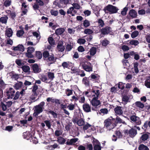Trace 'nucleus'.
Wrapping results in <instances>:
<instances>
[{
  "label": "nucleus",
  "mask_w": 150,
  "mask_h": 150,
  "mask_svg": "<svg viewBox=\"0 0 150 150\" xmlns=\"http://www.w3.org/2000/svg\"><path fill=\"white\" fill-rule=\"evenodd\" d=\"M35 56L38 59H41L43 56V59L44 61L48 62V64H51L54 63L56 61L57 59V57H54L53 54L52 53L50 54L48 51H44L42 53L40 51H36Z\"/></svg>",
  "instance_id": "nucleus-1"
},
{
  "label": "nucleus",
  "mask_w": 150,
  "mask_h": 150,
  "mask_svg": "<svg viewBox=\"0 0 150 150\" xmlns=\"http://www.w3.org/2000/svg\"><path fill=\"white\" fill-rule=\"evenodd\" d=\"M112 119H107L104 121V125L106 128L110 130L113 129L116 126L115 119L112 118Z\"/></svg>",
  "instance_id": "nucleus-2"
},
{
  "label": "nucleus",
  "mask_w": 150,
  "mask_h": 150,
  "mask_svg": "<svg viewBox=\"0 0 150 150\" xmlns=\"http://www.w3.org/2000/svg\"><path fill=\"white\" fill-rule=\"evenodd\" d=\"M118 9L115 6L111 4H108L104 7L103 10L105 13L109 12L110 14H113L117 13Z\"/></svg>",
  "instance_id": "nucleus-3"
},
{
  "label": "nucleus",
  "mask_w": 150,
  "mask_h": 150,
  "mask_svg": "<svg viewBox=\"0 0 150 150\" xmlns=\"http://www.w3.org/2000/svg\"><path fill=\"white\" fill-rule=\"evenodd\" d=\"M82 67L83 69L87 71L90 72L93 71V65L89 62H83L82 64Z\"/></svg>",
  "instance_id": "nucleus-4"
},
{
  "label": "nucleus",
  "mask_w": 150,
  "mask_h": 150,
  "mask_svg": "<svg viewBox=\"0 0 150 150\" xmlns=\"http://www.w3.org/2000/svg\"><path fill=\"white\" fill-rule=\"evenodd\" d=\"M45 104L44 102L42 101L38 105L34 106V111L38 112L40 113L42 112L44 109V106Z\"/></svg>",
  "instance_id": "nucleus-5"
},
{
  "label": "nucleus",
  "mask_w": 150,
  "mask_h": 150,
  "mask_svg": "<svg viewBox=\"0 0 150 150\" xmlns=\"http://www.w3.org/2000/svg\"><path fill=\"white\" fill-rule=\"evenodd\" d=\"M130 120L132 123L137 125H140L142 122L140 118L136 115H133L130 117Z\"/></svg>",
  "instance_id": "nucleus-6"
},
{
  "label": "nucleus",
  "mask_w": 150,
  "mask_h": 150,
  "mask_svg": "<svg viewBox=\"0 0 150 150\" xmlns=\"http://www.w3.org/2000/svg\"><path fill=\"white\" fill-rule=\"evenodd\" d=\"M100 31L103 35H107L112 32V28L110 27L107 26L101 29Z\"/></svg>",
  "instance_id": "nucleus-7"
},
{
  "label": "nucleus",
  "mask_w": 150,
  "mask_h": 150,
  "mask_svg": "<svg viewBox=\"0 0 150 150\" xmlns=\"http://www.w3.org/2000/svg\"><path fill=\"white\" fill-rule=\"evenodd\" d=\"M141 134L142 135L139 139L141 142H144L146 141H147L148 139H149V134H150L149 133L143 132L141 133Z\"/></svg>",
  "instance_id": "nucleus-8"
},
{
  "label": "nucleus",
  "mask_w": 150,
  "mask_h": 150,
  "mask_svg": "<svg viewBox=\"0 0 150 150\" xmlns=\"http://www.w3.org/2000/svg\"><path fill=\"white\" fill-rule=\"evenodd\" d=\"M6 95L8 96L7 98L9 99L10 98H12L14 96V93L15 91L12 88H10L9 89L6 90Z\"/></svg>",
  "instance_id": "nucleus-9"
},
{
  "label": "nucleus",
  "mask_w": 150,
  "mask_h": 150,
  "mask_svg": "<svg viewBox=\"0 0 150 150\" xmlns=\"http://www.w3.org/2000/svg\"><path fill=\"white\" fill-rule=\"evenodd\" d=\"M35 1L36 2L33 6V8L34 10H38L39 6H41L44 5V2L42 0H36Z\"/></svg>",
  "instance_id": "nucleus-10"
},
{
  "label": "nucleus",
  "mask_w": 150,
  "mask_h": 150,
  "mask_svg": "<svg viewBox=\"0 0 150 150\" xmlns=\"http://www.w3.org/2000/svg\"><path fill=\"white\" fill-rule=\"evenodd\" d=\"M96 88H98L97 87H95L94 88H92L91 90V92L93 93L92 97L98 98L100 95V91L99 90H97Z\"/></svg>",
  "instance_id": "nucleus-11"
},
{
  "label": "nucleus",
  "mask_w": 150,
  "mask_h": 150,
  "mask_svg": "<svg viewBox=\"0 0 150 150\" xmlns=\"http://www.w3.org/2000/svg\"><path fill=\"white\" fill-rule=\"evenodd\" d=\"M63 42L62 40H61L59 41L57 47V48L58 51L62 52L64 51L65 49V47L63 45Z\"/></svg>",
  "instance_id": "nucleus-12"
},
{
  "label": "nucleus",
  "mask_w": 150,
  "mask_h": 150,
  "mask_svg": "<svg viewBox=\"0 0 150 150\" xmlns=\"http://www.w3.org/2000/svg\"><path fill=\"white\" fill-rule=\"evenodd\" d=\"M78 138H73L70 139H68L66 144L68 145L75 146L76 145L75 143L78 141Z\"/></svg>",
  "instance_id": "nucleus-13"
},
{
  "label": "nucleus",
  "mask_w": 150,
  "mask_h": 150,
  "mask_svg": "<svg viewBox=\"0 0 150 150\" xmlns=\"http://www.w3.org/2000/svg\"><path fill=\"white\" fill-rule=\"evenodd\" d=\"M98 98L93 97V99L91 101L92 105L95 107H97L100 104V102L99 100H98Z\"/></svg>",
  "instance_id": "nucleus-14"
},
{
  "label": "nucleus",
  "mask_w": 150,
  "mask_h": 150,
  "mask_svg": "<svg viewBox=\"0 0 150 150\" xmlns=\"http://www.w3.org/2000/svg\"><path fill=\"white\" fill-rule=\"evenodd\" d=\"M122 108V107L117 106L114 109L115 114L121 115L123 114Z\"/></svg>",
  "instance_id": "nucleus-15"
},
{
  "label": "nucleus",
  "mask_w": 150,
  "mask_h": 150,
  "mask_svg": "<svg viewBox=\"0 0 150 150\" xmlns=\"http://www.w3.org/2000/svg\"><path fill=\"white\" fill-rule=\"evenodd\" d=\"M12 47L13 48V50H18L21 52H23L25 50L24 46L22 44H19L16 46H13Z\"/></svg>",
  "instance_id": "nucleus-16"
},
{
  "label": "nucleus",
  "mask_w": 150,
  "mask_h": 150,
  "mask_svg": "<svg viewBox=\"0 0 150 150\" xmlns=\"http://www.w3.org/2000/svg\"><path fill=\"white\" fill-rule=\"evenodd\" d=\"M62 66L64 69L65 68L69 69L70 67H72L73 66V64L71 62L68 61L64 62L62 63Z\"/></svg>",
  "instance_id": "nucleus-17"
},
{
  "label": "nucleus",
  "mask_w": 150,
  "mask_h": 150,
  "mask_svg": "<svg viewBox=\"0 0 150 150\" xmlns=\"http://www.w3.org/2000/svg\"><path fill=\"white\" fill-rule=\"evenodd\" d=\"M31 68L33 72L35 73H38L40 71L39 66L37 64H33Z\"/></svg>",
  "instance_id": "nucleus-18"
},
{
  "label": "nucleus",
  "mask_w": 150,
  "mask_h": 150,
  "mask_svg": "<svg viewBox=\"0 0 150 150\" xmlns=\"http://www.w3.org/2000/svg\"><path fill=\"white\" fill-rule=\"evenodd\" d=\"M23 136L24 139L28 140L30 139V138H31V140L32 135L31 133L29 131H26L25 132L23 133Z\"/></svg>",
  "instance_id": "nucleus-19"
},
{
  "label": "nucleus",
  "mask_w": 150,
  "mask_h": 150,
  "mask_svg": "<svg viewBox=\"0 0 150 150\" xmlns=\"http://www.w3.org/2000/svg\"><path fill=\"white\" fill-rule=\"evenodd\" d=\"M83 108L84 111L86 112H88L91 111V107L87 103H84L83 104Z\"/></svg>",
  "instance_id": "nucleus-20"
},
{
  "label": "nucleus",
  "mask_w": 150,
  "mask_h": 150,
  "mask_svg": "<svg viewBox=\"0 0 150 150\" xmlns=\"http://www.w3.org/2000/svg\"><path fill=\"white\" fill-rule=\"evenodd\" d=\"M13 33V32L12 29L9 28L6 29L5 32V35L7 37L10 38L12 36Z\"/></svg>",
  "instance_id": "nucleus-21"
},
{
  "label": "nucleus",
  "mask_w": 150,
  "mask_h": 150,
  "mask_svg": "<svg viewBox=\"0 0 150 150\" xmlns=\"http://www.w3.org/2000/svg\"><path fill=\"white\" fill-rule=\"evenodd\" d=\"M65 30L64 28H59L55 30V34L59 36L61 35L65 31Z\"/></svg>",
  "instance_id": "nucleus-22"
},
{
  "label": "nucleus",
  "mask_w": 150,
  "mask_h": 150,
  "mask_svg": "<svg viewBox=\"0 0 150 150\" xmlns=\"http://www.w3.org/2000/svg\"><path fill=\"white\" fill-rule=\"evenodd\" d=\"M89 77H89H85L83 79V83L86 86H90L89 81Z\"/></svg>",
  "instance_id": "nucleus-23"
},
{
  "label": "nucleus",
  "mask_w": 150,
  "mask_h": 150,
  "mask_svg": "<svg viewBox=\"0 0 150 150\" xmlns=\"http://www.w3.org/2000/svg\"><path fill=\"white\" fill-rule=\"evenodd\" d=\"M57 141L60 144H64L66 141V140L63 137L59 136L57 138Z\"/></svg>",
  "instance_id": "nucleus-24"
},
{
  "label": "nucleus",
  "mask_w": 150,
  "mask_h": 150,
  "mask_svg": "<svg viewBox=\"0 0 150 150\" xmlns=\"http://www.w3.org/2000/svg\"><path fill=\"white\" fill-rule=\"evenodd\" d=\"M137 12L133 9L130 10L129 13L130 16L133 18L137 17Z\"/></svg>",
  "instance_id": "nucleus-25"
},
{
  "label": "nucleus",
  "mask_w": 150,
  "mask_h": 150,
  "mask_svg": "<svg viewBox=\"0 0 150 150\" xmlns=\"http://www.w3.org/2000/svg\"><path fill=\"white\" fill-rule=\"evenodd\" d=\"M23 85V83L22 81H19L15 84L14 87L16 90H18L21 88Z\"/></svg>",
  "instance_id": "nucleus-26"
},
{
  "label": "nucleus",
  "mask_w": 150,
  "mask_h": 150,
  "mask_svg": "<svg viewBox=\"0 0 150 150\" xmlns=\"http://www.w3.org/2000/svg\"><path fill=\"white\" fill-rule=\"evenodd\" d=\"M137 134V131L134 128H131L129 130V134L131 136H134Z\"/></svg>",
  "instance_id": "nucleus-27"
},
{
  "label": "nucleus",
  "mask_w": 150,
  "mask_h": 150,
  "mask_svg": "<svg viewBox=\"0 0 150 150\" xmlns=\"http://www.w3.org/2000/svg\"><path fill=\"white\" fill-rule=\"evenodd\" d=\"M33 89L32 90V92L35 96H37L38 94L36 92L37 90L38 89V87L37 85L36 84H35L33 86Z\"/></svg>",
  "instance_id": "nucleus-28"
},
{
  "label": "nucleus",
  "mask_w": 150,
  "mask_h": 150,
  "mask_svg": "<svg viewBox=\"0 0 150 150\" xmlns=\"http://www.w3.org/2000/svg\"><path fill=\"white\" fill-rule=\"evenodd\" d=\"M73 8H71V7L67 9V13L70 17H71V16H74V14H73Z\"/></svg>",
  "instance_id": "nucleus-29"
},
{
  "label": "nucleus",
  "mask_w": 150,
  "mask_h": 150,
  "mask_svg": "<svg viewBox=\"0 0 150 150\" xmlns=\"http://www.w3.org/2000/svg\"><path fill=\"white\" fill-rule=\"evenodd\" d=\"M8 18L7 16H3L0 18V22L2 23L6 24L7 22Z\"/></svg>",
  "instance_id": "nucleus-30"
},
{
  "label": "nucleus",
  "mask_w": 150,
  "mask_h": 150,
  "mask_svg": "<svg viewBox=\"0 0 150 150\" xmlns=\"http://www.w3.org/2000/svg\"><path fill=\"white\" fill-rule=\"evenodd\" d=\"M23 71L25 72H30V68L29 66L24 65L21 67Z\"/></svg>",
  "instance_id": "nucleus-31"
},
{
  "label": "nucleus",
  "mask_w": 150,
  "mask_h": 150,
  "mask_svg": "<svg viewBox=\"0 0 150 150\" xmlns=\"http://www.w3.org/2000/svg\"><path fill=\"white\" fill-rule=\"evenodd\" d=\"M90 52L91 55H94L96 53V48L94 47H92L90 50Z\"/></svg>",
  "instance_id": "nucleus-32"
},
{
  "label": "nucleus",
  "mask_w": 150,
  "mask_h": 150,
  "mask_svg": "<svg viewBox=\"0 0 150 150\" xmlns=\"http://www.w3.org/2000/svg\"><path fill=\"white\" fill-rule=\"evenodd\" d=\"M40 79L43 82L47 83L48 79L47 76L44 75H41L39 77Z\"/></svg>",
  "instance_id": "nucleus-33"
},
{
  "label": "nucleus",
  "mask_w": 150,
  "mask_h": 150,
  "mask_svg": "<svg viewBox=\"0 0 150 150\" xmlns=\"http://www.w3.org/2000/svg\"><path fill=\"white\" fill-rule=\"evenodd\" d=\"M129 98L126 95H124L122 97V100L125 102V104H126L129 102Z\"/></svg>",
  "instance_id": "nucleus-34"
},
{
  "label": "nucleus",
  "mask_w": 150,
  "mask_h": 150,
  "mask_svg": "<svg viewBox=\"0 0 150 150\" xmlns=\"http://www.w3.org/2000/svg\"><path fill=\"white\" fill-rule=\"evenodd\" d=\"M134 67V70L135 73L136 74L139 72V71L138 68V66L139 65L138 63L136 62L133 63Z\"/></svg>",
  "instance_id": "nucleus-35"
},
{
  "label": "nucleus",
  "mask_w": 150,
  "mask_h": 150,
  "mask_svg": "<svg viewBox=\"0 0 150 150\" xmlns=\"http://www.w3.org/2000/svg\"><path fill=\"white\" fill-rule=\"evenodd\" d=\"M136 106L140 108H143L144 106V104L140 101H137L135 103Z\"/></svg>",
  "instance_id": "nucleus-36"
},
{
  "label": "nucleus",
  "mask_w": 150,
  "mask_h": 150,
  "mask_svg": "<svg viewBox=\"0 0 150 150\" xmlns=\"http://www.w3.org/2000/svg\"><path fill=\"white\" fill-rule=\"evenodd\" d=\"M115 120L116 122V125L118 123H122L123 124H125V122L121 119L118 116L117 117Z\"/></svg>",
  "instance_id": "nucleus-37"
},
{
  "label": "nucleus",
  "mask_w": 150,
  "mask_h": 150,
  "mask_svg": "<svg viewBox=\"0 0 150 150\" xmlns=\"http://www.w3.org/2000/svg\"><path fill=\"white\" fill-rule=\"evenodd\" d=\"M139 150H149V148L143 144L140 145L139 147Z\"/></svg>",
  "instance_id": "nucleus-38"
},
{
  "label": "nucleus",
  "mask_w": 150,
  "mask_h": 150,
  "mask_svg": "<svg viewBox=\"0 0 150 150\" xmlns=\"http://www.w3.org/2000/svg\"><path fill=\"white\" fill-rule=\"evenodd\" d=\"M149 125L148 122V121H146L144 123L142 127V129L144 130L145 132H146V130L148 129Z\"/></svg>",
  "instance_id": "nucleus-39"
},
{
  "label": "nucleus",
  "mask_w": 150,
  "mask_h": 150,
  "mask_svg": "<svg viewBox=\"0 0 150 150\" xmlns=\"http://www.w3.org/2000/svg\"><path fill=\"white\" fill-rule=\"evenodd\" d=\"M85 122L83 119H80L77 121V124L79 126H83L84 125Z\"/></svg>",
  "instance_id": "nucleus-40"
},
{
  "label": "nucleus",
  "mask_w": 150,
  "mask_h": 150,
  "mask_svg": "<svg viewBox=\"0 0 150 150\" xmlns=\"http://www.w3.org/2000/svg\"><path fill=\"white\" fill-rule=\"evenodd\" d=\"M139 34V32L138 31L135 30L131 34V37L134 38L137 37Z\"/></svg>",
  "instance_id": "nucleus-41"
},
{
  "label": "nucleus",
  "mask_w": 150,
  "mask_h": 150,
  "mask_svg": "<svg viewBox=\"0 0 150 150\" xmlns=\"http://www.w3.org/2000/svg\"><path fill=\"white\" fill-rule=\"evenodd\" d=\"M84 32L85 34L88 35H91L93 33L92 30L88 28L85 29Z\"/></svg>",
  "instance_id": "nucleus-42"
},
{
  "label": "nucleus",
  "mask_w": 150,
  "mask_h": 150,
  "mask_svg": "<svg viewBox=\"0 0 150 150\" xmlns=\"http://www.w3.org/2000/svg\"><path fill=\"white\" fill-rule=\"evenodd\" d=\"M47 114H51L54 118H55L57 117V114L53 110H50L47 112Z\"/></svg>",
  "instance_id": "nucleus-43"
},
{
  "label": "nucleus",
  "mask_w": 150,
  "mask_h": 150,
  "mask_svg": "<svg viewBox=\"0 0 150 150\" xmlns=\"http://www.w3.org/2000/svg\"><path fill=\"white\" fill-rule=\"evenodd\" d=\"M48 41L49 43L51 45L54 44V40L52 37H49L48 38Z\"/></svg>",
  "instance_id": "nucleus-44"
},
{
  "label": "nucleus",
  "mask_w": 150,
  "mask_h": 150,
  "mask_svg": "<svg viewBox=\"0 0 150 150\" xmlns=\"http://www.w3.org/2000/svg\"><path fill=\"white\" fill-rule=\"evenodd\" d=\"M76 74L77 75H79L82 77H84L86 75V74L83 70H81L79 69Z\"/></svg>",
  "instance_id": "nucleus-45"
},
{
  "label": "nucleus",
  "mask_w": 150,
  "mask_h": 150,
  "mask_svg": "<svg viewBox=\"0 0 150 150\" xmlns=\"http://www.w3.org/2000/svg\"><path fill=\"white\" fill-rule=\"evenodd\" d=\"M72 5L73 6L71 7V8H73V9H79L80 8V5L77 3H74L72 4Z\"/></svg>",
  "instance_id": "nucleus-46"
},
{
  "label": "nucleus",
  "mask_w": 150,
  "mask_h": 150,
  "mask_svg": "<svg viewBox=\"0 0 150 150\" xmlns=\"http://www.w3.org/2000/svg\"><path fill=\"white\" fill-rule=\"evenodd\" d=\"M98 22L99 24V26L101 27H103L105 25L104 21L101 18L98 19Z\"/></svg>",
  "instance_id": "nucleus-47"
},
{
  "label": "nucleus",
  "mask_w": 150,
  "mask_h": 150,
  "mask_svg": "<svg viewBox=\"0 0 150 150\" xmlns=\"http://www.w3.org/2000/svg\"><path fill=\"white\" fill-rule=\"evenodd\" d=\"M90 25V22L88 20L86 19L83 21V25L85 28L88 27Z\"/></svg>",
  "instance_id": "nucleus-48"
},
{
  "label": "nucleus",
  "mask_w": 150,
  "mask_h": 150,
  "mask_svg": "<svg viewBox=\"0 0 150 150\" xmlns=\"http://www.w3.org/2000/svg\"><path fill=\"white\" fill-rule=\"evenodd\" d=\"M86 42V41L85 39L83 38H79L77 41V43L80 45L84 44Z\"/></svg>",
  "instance_id": "nucleus-49"
},
{
  "label": "nucleus",
  "mask_w": 150,
  "mask_h": 150,
  "mask_svg": "<svg viewBox=\"0 0 150 150\" xmlns=\"http://www.w3.org/2000/svg\"><path fill=\"white\" fill-rule=\"evenodd\" d=\"M24 32L23 30H20L17 31L16 35L18 37H20L23 35Z\"/></svg>",
  "instance_id": "nucleus-50"
},
{
  "label": "nucleus",
  "mask_w": 150,
  "mask_h": 150,
  "mask_svg": "<svg viewBox=\"0 0 150 150\" xmlns=\"http://www.w3.org/2000/svg\"><path fill=\"white\" fill-rule=\"evenodd\" d=\"M33 53L27 52L25 53V55L26 57L28 58H33L34 57L33 55L32 54Z\"/></svg>",
  "instance_id": "nucleus-51"
},
{
  "label": "nucleus",
  "mask_w": 150,
  "mask_h": 150,
  "mask_svg": "<svg viewBox=\"0 0 150 150\" xmlns=\"http://www.w3.org/2000/svg\"><path fill=\"white\" fill-rule=\"evenodd\" d=\"M10 17L13 20H15V18L16 16V14L15 12L12 11L10 15Z\"/></svg>",
  "instance_id": "nucleus-52"
},
{
  "label": "nucleus",
  "mask_w": 150,
  "mask_h": 150,
  "mask_svg": "<svg viewBox=\"0 0 150 150\" xmlns=\"http://www.w3.org/2000/svg\"><path fill=\"white\" fill-rule=\"evenodd\" d=\"M129 43L131 45L136 46L139 44V42L137 40H132L129 42Z\"/></svg>",
  "instance_id": "nucleus-53"
},
{
  "label": "nucleus",
  "mask_w": 150,
  "mask_h": 150,
  "mask_svg": "<svg viewBox=\"0 0 150 150\" xmlns=\"http://www.w3.org/2000/svg\"><path fill=\"white\" fill-rule=\"evenodd\" d=\"M73 91V90L69 89L68 88L66 90V93L67 95L68 96H69L70 95L72 94Z\"/></svg>",
  "instance_id": "nucleus-54"
},
{
  "label": "nucleus",
  "mask_w": 150,
  "mask_h": 150,
  "mask_svg": "<svg viewBox=\"0 0 150 150\" xmlns=\"http://www.w3.org/2000/svg\"><path fill=\"white\" fill-rule=\"evenodd\" d=\"M109 42L107 39H105L101 42L102 45L103 46L105 47L109 44Z\"/></svg>",
  "instance_id": "nucleus-55"
},
{
  "label": "nucleus",
  "mask_w": 150,
  "mask_h": 150,
  "mask_svg": "<svg viewBox=\"0 0 150 150\" xmlns=\"http://www.w3.org/2000/svg\"><path fill=\"white\" fill-rule=\"evenodd\" d=\"M67 108L69 110H73L75 109V105L74 104L71 103L67 106Z\"/></svg>",
  "instance_id": "nucleus-56"
},
{
  "label": "nucleus",
  "mask_w": 150,
  "mask_h": 150,
  "mask_svg": "<svg viewBox=\"0 0 150 150\" xmlns=\"http://www.w3.org/2000/svg\"><path fill=\"white\" fill-rule=\"evenodd\" d=\"M48 76L50 79L52 80L54 77V74L53 72H49L48 73Z\"/></svg>",
  "instance_id": "nucleus-57"
},
{
  "label": "nucleus",
  "mask_w": 150,
  "mask_h": 150,
  "mask_svg": "<svg viewBox=\"0 0 150 150\" xmlns=\"http://www.w3.org/2000/svg\"><path fill=\"white\" fill-rule=\"evenodd\" d=\"M50 13L51 15L54 16H57L58 14V11H54L53 10H51Z\"/></svg>",
  "instance_id": "nucleus-58"
},
{
  "label": "nucleus",
  "mask_w": 150,
  "mask_h": 150,
  "mask_svg": "<svg viewBox=\"0 0 150 150\" xmlns=\"http://www.w3.org/2000/svg\"><path fill=\"white\" fill-rule=\"evenodd\" d=\"M144 84L147 88H150V80H146L145 81Z\"/></svg>",
  "instance_id": "nucleus-59"
},
{
  "label": "nucleus",
  "mask_w": 150,
  "mask_h": 150,
  "mask_svg": "<svg viewBox=\"0 0 150 150\" xmlns=\"http://www.w3.org/2000/svg\"><path fill=\"white\" fill-rule=\"evenodd\" d=\"M11 0H6L4 2V4L6 7H8L11 5Z\"/></svg>",
  "instance_id": "nucleus-60"
},
{
  "label": "nucleus",
  "mask_w": 150,
  "mask_h": 150,
  "mask_svg": "<svg viewBox=\"0 0 150 150\" xmlns=\"http://www.w3.org/2000/svg\"><path fill=\"white\" fill-rule=\"evenodd\" d=\"M44 122L48 128L49 129H50L51 125L50 121L49 120H46L44 121Z\"/></svg>",
  "instance_id": "nucleus-61"
},
{
  "label": "nucleus",
  "mask_w": 150,
  "mask_h": 150,
  "mask_svg": "<svg viewBox=\"0 0 150 150\" xmlns=\"http://www.w3.org/2000/svg\"><path fill=\"white\" fill-rule=\"evenodd\" d=\"M1 106L3 111H5L6 110L7 107L6 105L5 104L1 102Z\"/></svg>",
  "instance_id": "nucleus-62"
},
{
  "label": "nucleus",
  "mask_w": 150,
  "mask_h": 150,
  "mask_svg": "<svg viewBox=\"0 0 150 150\" xmlns=\"http://www.w3.org/2000/svg\"><path fill=\"white\" fill-rule=\"evenodd\" d=\"M91 126V125L89 124L88 123H87L85 125H83V129L84 130H86L89 127Z\"/></svg>",
  "instance_id": "nucleus-63"
},
{
  "label": "nucleus",
  "mask_w": 150,
  "mask_h": 150,
  "mask_svg": "<svg viewBox=\"0 0 150 150\" xmlns=\"http://www.w3.org/2000/svg\"><path fill=\"white\" fill-rule=\"evenodd\" d=\"M73 47V46H71L70 44H68L66 47V50L67 51H70L71 50Z\"/></svg>",
  "instance_id": "nucleus-64"
}]
</instances>
